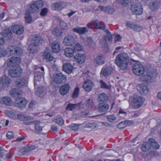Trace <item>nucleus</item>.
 Segmentation results:
<instances>
[{"instance_id":"1","label":"nucleus","mask_w":161,"mask_h":161,"mask_svg":"<svg viewBox=\"0 0 161 161\" xmlns=\"http://www.w3.org/2000/svg\"><path fill=\"white\" fill-rule=\"evenodd\" d=\"M20 62V58L13 57L8 59L7 64L8 66H12L8 70L9 75L11 77L15 78L19 76L22 74V70L19 67L15 66Z\"/></svg>"},{"instance_id":"2","label":"nucleus","mask_w":161,"mask_h":161,"mask_svg":"<svg viewBox=\"0 0 161 161\" xmlns=\"http://www.w3.org/2000/svg\"><path fill=\"white\" fill-rule=\"evenodd\" d=\"M129 62V57L125 53H121L118 54L115 59L116 64L120 69L123 70H125L127 68Z\"/></svg>"},{"instance_id":"3","label":"nucleus","mask_w":161,"mask_h":161,"mask_svg":"<svg viewBox=\"0 0 161 161\" xmlns=\"http://www.w3.org/2000/svg\"><path fill=\"white\" fill-rule=\"evenodd\" d=\"M66 76L61 73L54 74L51 78L50 84L54 87L58 86V85L65 83L66 81Z\"/></svg>"},{"instance_id":"4","label":"nucleus","mask_w":161,"mask_h":161,"mask_svg":"<svg viewBox=\"0 0 161 161\" xmlns=\"http://www.w3.org/2000/svg\"><path fill=\"white\" fill-rule=\"evenodd\" d=\"M43 6V3L41 1H39L36 2H33L28 6L29 11L32 13L38 12L39 9Z\"/></svg>"},{"instance_id":"5","label":"nucleus","mask_w":161,"mask_h":161,"mask_svg":"<svg viewBox=\"0 0 161 161\" xmlns=\"http://www.w3.org/2000/svg\"><path fill=\"white\" fill-rule=\"evenodd\" d=\"M132 70L135 75L138 76L143 75L144 72L143 66L139 62L134 64L133 66Z\"/></svg>"},{"instance_id":"6","label":"nucleus","mask_w":161,"mask_h":161,"mask_svg":"<svg viewBox=\"0 0 161 161\" xmlns=\"http://www.w3.org/2000/svg\"><path fill=\"white\" fill-rule=\"evenodd\" d=\"M130 5L131 6V10L134 14L140 15L142 14L143 12V8L140 3L133 2V3Z\"/></svg>"},{"instance_id":"7","label":"nucleus","mask_w":161,"mask_h":161,"mask_svg":"<svg viewBox=\"0 0 161 161\" xmlns=\"http://www.w3.org/2000/svg\"><path fill=\"white\" fill-rule=\"evenodd\" d=\"M11 82V80L8 77L4 75L0 79V87L2 88L8 87Z\"/></svg>"},{"instance_id":"8","label":"nucleus","mask_w":161,"mask_h":161,"mask_svg":"<svg viewBox=\"0 0 161 161\" xmlns=\"http://www.w3.org/2000/svg\"><path fill=\"white\" fill-rule=\"evenodd\" d=\"M63 43L64 45L66 46H71L75 43V38L71 35H67L64 39Z\"/></svg>"},{"instance_id":"9","label":"nucleus","mask_w":161,"mask_h":161,"mask_svg":"<svg viewBox=\"0 0 161 161\" xmlns=\"http://www.w3.org/2000/svg\"><path fill=\"white\" fill-rule=\"evenodd\" d=\"M34 124V129L35 132L39 133L42 130V127L41 125V122L38 120H36L32 122H28L25 124L27 125Z\"/></svg>"},{"instance_id":"10","label":"nucleus","mask_w":161,"mask_h":161,"mask_svg":"<svg viewBox=\"0 0 161 161\" xmlns=\"http://www.w3.org/2000/svg\"><path fill=\"white\" fill-rule=\"evenodd\" d=\"M7 49L9 54L11 55L15 54L19 55L22 52V51L20 48L15 46H9Z\"/></svg>"},{"instance_id":"11","label":"nucleus","mask_w":161,"mask_h":161,"mask_svg":"<svg viewBox=\"0 0 161 161\" xmlns=\"http://www.w3.org/2000/svg\"><path fill=\"white\" fill-rule=\"evenodd\" d=\"M112 41V36L110 35H106L100 41V45L101 47L104 49L107 50L108 49V46L107 44V42H111Z\"/></svg>"},{"instance_id":"12","label":"nucleus","mask_w":161,"mask_h":161,"mask_svg":"<svg viewBox=\"0 0 161 161\" xmlns=\"http://www.w3.org/2000/svg\"><path fill=\"white\" fill-rule=\"evenodd\" d=\"M144 99L141 96L135 97L133 100L134 106L136 108H139L143 104Z\"/></svg>"},{"instance_id":"13","label":"nucleus","mask_w":161,"mask_h":161,"mask_svg":"<svg viewBox=\"0 0 161 161\" xmlns=\"http://www.w3.org/2000/svg\"><path fill=\"white\" fill-rule=\"evenodd\" d=\"M26 100L23 98H17L14 103L15 106L19 108L25 107L26 105Z\"/></svg>"},{"instance_id":"14","label":"nucleus","mask_w":161,"mask_h":161,"mask_svg":"<svg viewBox=\"0 0 161 161\" xmlns=\"http://www.w3.org/2000/svg\"><path fill=\"white\" fill-rule=\"evenodd\" d=\"M94 62L98 65H101L105 63V58L101 54L97 55L93 58Z\"/></svg>"},{"instance_id":"15","label":"nucleus","mask_w":161,"mask_h":161,"mask_svg":"<svg viewBox=\"0 0 161 161\" xmlns=\"http://www.w3.org/2000/svg\"><path fill=\"white\" fill-rule=\"evenodd\" d=\"M12 30L17 35H20L24 32V28L22 26L18 25H14L12 26Z\"/></svg>"},{"instance_id":"16","label":"nucleus","mask_w":161,"mask_h":161,"mask_svg":"<svg viewBox=\"0 0 161 161\" xmlns=\"http://www.w3.org/2000/svg\"><path fill=\"white\" fill-rule=\"evenodd\" d=\"M50 50L48 48H47L45 50V52L43 53V58L46 61L48 62H51L53 60V57L50 53Z\"/></svg>"},{"instance_id":"17","label":"nucleus","mask_w":161,"mask_h":161,"mask_svg":"<svg viewBox=\"0 0 161 161\" xmlns=\"http://www.w3.org/2000/svg\"><path fill=\"white\" fill-rule=\"evenodd\" d=\"M70 88V85L68 83H66L61 86L59 92L61 95H65L68 92Z\"/></svg>"},{"instance_id":"18","label":"nucleus","mask_w":161,"mask_h":161,"mask_svg":"<svg viewBox=\"0 0 161 161\" xmlns=\"http://www.w3.org/2000/svg\"><path fill=\"white\" fill-rule=\"evenodd\" d=\"M74 68V66L69 63L64 64L63 65V70L68 74L71 73Z\"/></svg>"},{"instance_id":"19","label":"nucleus","mask_w":161,"mask_h":161,"mask_svg":"<svg viewBox=\"0 0 161 161\" xmlns=\"http://www.w3.org/2000/svg\"><path fill=\"white\" fill-rule=\"evenodd\" d=\"M136 88L138 92L142 94H146L149 91L148 89L146 86L141 84L138 85L136 86Z\"/></svg>"},{"instance_id":"20","label":"nucleus","mask_w":161,"mask_h":161,"mask_svg":"<svg viewBox=\"0 0 161 161\" xmlns=\"http://www.w3.org/2000/svg\"><path fill=\"white\" fill-rule=\"evenodd\" d=\"M43 39L41 36L38 35H36L32 38V43L36 45H39L40 44L43 42Z\"/></svg>"},{"instance_id":"21","label":"nucleus","mask_w":161,"mask_h":161,"mask_svg":"<svg viewBox=\"0 0 161 161\" xmlns=\"http://www.w3.org/2000/svg\"><path fill=\"white\" fill-rule=\"evenodd\" d=\"M112 71V69L111 68L104 66L102 69L100 74L105 76H108L111 74Z\"/></svg>"},{"instance_id":"22","label":"nucleus","mask_w":161,"mask_h":161,"mask_svg":"<svg viewBox=\"0 0 161 161\" xmlns=\"http://www.w3.org/2000/svg\"><path fill=\"white\" fill-rule=\"evenodd\" d=\"M73 31L81 35L85 34L88 32V30L86 27H80L77 26L74 28Z\"/></svg>"},{"instance_id":"23","label":"nucleus","mask_w":161,"mask_h":161,"mask_svg":"<svg viewBox=\"0 0 161 161\" xmlns=\"http://www.w3.org/2000/svg\"><path fill=\"white\" fill-rule=\"evenodd\" d=\"M92 82L90 80L85 81L83 84V87L84 89L86 92H89L93 86Z\"/></svg>"},{"instance_id":"24","label":"nucleus","mask_w":161,"mask_h":161,"mask_svg":"<svg viewBox=\"0 0 161 161\" xmlns=\"http://www.w3.org/2000/svg\"><path fill=\"white\" fill-rule=\"evenodd\" d=\"M108 99V96L104 93H102L100 94L98 97V101L100 104L106 102Z\"/></svg>"},{"instance_id":"25","label":"nucleus","mask_w":161,"mask_h":161,"mask_svg":"<svg viewBox=\"0 0 161 161\" xmlns=\"http://www.w3.org/2000/svg\"><path fill=\"white\" fill-rule=\"evenodd\" d=\"M160 3L157 0H154L149 3V8L153 11L157 10L159 7Z\"/></svg>"},{"instance_id":"26","label":"nucleus","mask_w":161,"mask_h":161,"mask_svg":"<svg viewBox=\"0 0 161 161\" xmlns=\"http://www.w3.org/2000/svg\"><path fill=\"white\" fill-rule=\"evenodd\" d=\"M67 5V4L65 2L56 3L52 5V8L54 10H58L60 8H64Z\"/></svg>"},{"instance_id":"27","label":"nucleus","mask_w":161,"mask_h":161,"mask_svg":"<svg viewBox=\"0 0 161 161\" xmlns=\"http://www.w3.org/2000/svg\"><path fill=\"white\" fill-rule=\"evenodd\" d=\"M76 61L78 63L82 64L85 60V56L83 54H78L74 57Z\"/></svg>"},{"instance_id":"28","label":"nucleus","mask_w":161,"mask_h":161,"mask_svg":"<svg viewBox=\"0 0 161 161\" xmlns=\"http://www.w3.org/2000/svg\"><path fill=\"white\" fill-rule=\"evenodd\" d=\"M38 45H36L33 43L31 44L29 46L28 50L31 53H36L37 52V46Z\"/></svg>"},{"instance_id":"29","label":"nucleus","mask_w":161,"mask_h":161,"mask_svg":"<svg viewBox=\"0 0 161 161\" xmlns=\"http://www.w3.org/2000/svg\"><path fill=\"white\" fill-rule=\"evenodd\" d=\"M24 121H29L33 119L32 117H31L25 115L23 114H17V119Z\"/></svg>"},{"instance_id":"30","label":"nucleus","mask_w":161,"mask_h":161,"mask_svg":"<svg viewBox=\"0 0 161 161\" xmlns=\"http://www.w3.org/2000/svg\"><path fill=\"white\" fill-rule=\"evenodd\" d=\"M0 103L9 106L12 104L11 99L7 97H2L0 100Z\"/></svg>"},{"instance_id":"31","label":"nucleus","mask_w":161,"mask_h":161,"mask_svg":"<svg viewBox=\"0 0 161 161\" xmlns=\"http://www.w3.org/2000/svg\"><path fill=\"white\" fill-rule=\"evenodd\" d=\"M139 81L140 82H143L147 83L152 81V78L148 74L147 75H146L139 78Z\"/></svg>"},{"instance_id":"32","label":"nucleus","mask_w":161,"mask_h":161,"mask_svg":"<svg viewBox=\"0 0 161 161\" xmlns=\"http://www.w3.org/2000/svg\"><path fill=\"white\" fill-rule=\"evenodd\" d=\"M64 53L66 57L71 58L74 55V51L71 48L67 47L64 50Z\"/></svg>"},{"instance_id":"33","label":"nucleus","mask_w":161,"mask_h":161,"mask_svg":"<svg viewBox=\"0 0 161 161\" xmlns=\"http://www.w3.org/2000/svg\"><path fill=\"white\" fill-rule=\"evenodd\" d=\"M52 47L53 51L55 53H58L60 50V45L57 41H54L52 44Z\"/></svg>"},{"instance_id":"34","label":"nucleus","mask_w":161,"mask_h":161,"mask_svg":"<svg viewBox=\"0 0 161 161\" xmlns=\"http://www.w3.org/2000/svg\"><path fill=\"white\" fill-rule=\"evenodd\" d=\"M22 92L18 89L14 88L10 91V96L12 97H18L22 94Z\"/></svg>"},{"instance_id":"35","label":"nucleus","mask_w":161,"mask_h":161,"mask_svg":"<svg viewBox=\"0 0 161 161\" xmlns=\"http://www.w3.org/2000/svg\"><path fill=\"white\" fill-rule=\"evenodd\" d=\"M97 21V20H93L90 21L87 25L88 28L91 29H96Z\"/></svg>"},{"instance_id":"36","label":"nucleus","mask_w":161,"mask_h":161,"mask_svg":"<svg viewBox=\"0 0 161 161\" xmlns=\"http://www.w3.org/2000/svg\"><path fill=\"white\" fill-rule=\"evenodd\" d=\"M109 106L108 104L105 103L101 105V104L99 103L98 111L100 112H104L107 110Z\"/></svg>"},{"instance_id":"37","label":"nucleus","mask_w":161,"mask_h":161,"mask_svg":"<svg viewBox=\"0 0 161 161\" xmlns=\"http://www.w3.org/2000/svg\"><path fill=\"white\" fill-rule=\"evenodd\" d=\"M148 142L150 143L151 146L154 149H157L159 147V144L156 142L155 140L153 138H151L148 139Z\"/></svg>"},{"instance_id":"38","label":"nucleus","mask_w":161,"mask_h":161,"mask_svg":"<svg viewBox=\"0 0 161 161\" xmlns=\"http://www.w3.org/2000/svg\"><path fill=\"white\" fill-rule=\"evenodd\" d=\"M27 81L24 79H19L16 82L17 86L19 87H22L25 86L27 83Z\"/></svg>"},{"instance_id":"39","label":"nucleus","mask_w":161,"mask_h":161,"mask_svg":"<svg viewBox=\"0 0 161 161\" xmlns=\"http://www.w3.org/2000/svg\"><path fill=\"white\" fill-rule=\"evenodd\" d=\"M25 18L26 22L28 23H30L32 20V17L30 15V11L27 10L25 14Z\"/></svg>"},{"instance_id":"40","label":"nucleus","mask_w":161,"mask_h":161,"mask_svg":"<svg viewBox=\"0 0 161 161\" xmlns=\"http://www.w3.org/2000/svg\"><path fill=\"white\" fill-rule=\"evenodd\" d=\"M132 0H117L118 3L122 4L124 6H126L130 4H131V3H133V2H132Z\"/></svg>"},{"instance_id":"41","label":"nucleus","mask_w":161,"mask_h":161,"mask_svg":"<svg viewBox=\"0 0 161 161\" xmlns=\"http://www.w3.org/2000/svg\"><path fill=\"white\" fill-rule=\"evenodd\" d=\"M150 147L149 143L147 142H144L142 145V149L143 151L147 152L149 150Z\"/></svg>"},{"instance_id":"42","label":"nucleus","mask_w":161,"mask_h":161,"mask_svg":"<svg viewBox=\"0 0 161 161\" xmlns=\"http://www.w3.org/2000/svg\"><path fill=\"white\" fill-rule=\"evenodd\" d=\"M86 106L90 109L93 108L94 107V105L92 100L89 99L86 102Z\"/></svg>"},{"instance_id":"43","label":"nucleus","mask_w":161,"mask_h":161,"mask_svg":"<svg viewBox=\"0 0 161 161\" xmlns=\"http://www.w3.org/2000/svg\"><path fill=\"white\" fill-rule=\"evenodd\" d=\"M7 114L8 117L14 119H17V114L13 111H8L7 112Z\"/></svg>"},{"instance_id":"44","label":"nucleus","mask_w":161,"mask_h":161,"mask_svg":"<svg viewBox=\"0 0 161 161\" xmlns=\"http://www.w3.org/2000/svg\"><path fill=\"white\" fill-rule=\"evenodd\" d=\"M43 75L42 76L40 75H38L37 73H36L35 74V82H34V86L35 88H36V86H37V82H39L41 79L42 77H43Z\"/></svg>"},{"instance_id":"45","label":"nucleus","mask_w":161,"mask_h":161,"mask_svg":"<svg viewBox=\"0 0 161 161\" xmlns=\"http://www.w3.org/2000/svg\"><path fill=\"white\" fill-rule=\"evenodd\" d=\"M80 125V124H70L69 126L71 130L76 131L79 129V126Z\"/></svg>"},{"instance_id":"46","label":"nucleus","mask_w":161,"mask_h":161,"mask_svg":"<svg viewBox=\"0 0 161 161\" xmlns=\"http://www.w3.org/2000/svg\"><path fill=\"white\" fill-rule=\"evenodd\" d=\"M79 106L78 104H72L69 103L68 105L66 107L67 109H69L70 111H72L75 108Z\"/></svg>"},{"instance_id":"47","label":"nucleus","mask_w":161,"mask_h":161,"mask_svg":"<svg viewBox=\"0 0 161 161\" xmlns=\"http://www.w3.org/2000/svg\"><path fill=\"white\" fill-rule=\"evenodd\" d=\"M106 118L107 120L110 122H113L116 119V117L113 115H110L107 116L106 117Z\"/></svg>"},{"instance_id":"48","label":"nucleus","mask_w":161,"mask_h":161,"mask_svg":"<svg viewBox=\"0 0 161 161\" xmlns=\"http://www.w3.org/2000/svg\"><path fill=\"white\" fill-rule=\"evenodd\" d=\"M79 92V88L78 87L75 88L74 90L72 96V97L73 98L77 97L78 96Z\"/></svg>"},{"instance_id":"49","label":"nucleus","mask_w":161,"mask_h":161,"mask_svg":"<svg viewBox=\"0 0 161 161\" xmlns=\"http://www.w3.org/2000/svg\"><path fill=\"white\" fill-rule=\"evenodd\" d=\"M52 33L53 35L57 36H59L61 33V32L58 28H55L52 30Z\"/></svg>"},{"instance_id":"50","label":"nucleus","mask_w":161,"mask_h":161,"mask_svg":"<svg viewBox=\"0 0 161 161\" xmlns=\"http://www.w3.org/2000/svg\"><path fill=\"white\" fill-rule=\"evenodd\" d=\"M106 13L109 14H112L114 12V9L111 6H107Z\"/></svg>"},{"instance_id":"51","label":"nucleus","mask_w":161,"mask_h":161,"mask_svg":"<svg viewBox=\"0 0 161 161\" xmlns=\"http://www.w3.org/2000/svg\"><path fill=\"white\" fill-rule=\"evenodd\" d=\"M82 49V47L80 43H77L74 47V51H79L81 50Z\"/></svg>"},{"instance_id":"52","label":"nucleus","mask_w":161,"mask_h":161,"mask_svg":"<svg viewBox=\"0 0 161 161\" xmlns=\"http://www.w3.org/2000/svg\"><path fill=\"white\" fill-rule=\"evenodd\" d=\"M5 35H6V34H4L0 33V45H2L4 43L5 38H6V36H5Z\"/></svg>"},{"instance_id":"53","label":"nucleus","mask_w":161,"mask_h":161,"mask_svg":"<svg viewBox=\"0 0 161 161\" xmlns=\"http://www.w3.org/2000/svg\"><path fill=\"white\" fill-rule=\"evenodd\" d=\"M96 29L104 30L105 29V25L99 22V21L98 20L97 25H96Z\"/></svg>"},{"instance_id":"54","label":"nucleus","mask_w":161,"mask_h":161,"mask_svg":"<svg viewBox=\"0 0 161 161\" xmlns=\"http://www.w3.org/2000/svg\"><path fill=\"white\" fill-rule=\"evenodd\" d=\"M101 85V87L102 88H105L106 89H109L110 88V86L104 82L103 81L101 80L100 81Z\"/></svg>"},{"instance_id":"55","label":"nucleus","mask_w":161,"mask_h":161,"mask_svg":"<svg viewBox=\"0 0 161 161\" xmlns=\"http://www.w3.org/2000/svg\"><path fill=\"white\" fill-rule=\"evenodd\" d=\"M135 25V24L130 21H127L126 23V25L127 28L128 29H133Z\"/></svg>"},{"instance_id":"56","label":"nucleus","mask_w":161,"mask_h":161,"mask_svg":"<svg viewBox=\"0 0 161 161\" xmlns=\"http://www.w3.org/2000/svg\"><path fill=\"white\" fill-rule=\"evenodd\" d=\"M157 74V72L155 70H154L153 71L149 72L148 73V75L151 77L152 79V78H155L156 77Z\"/></svg>"},{"instance_id":"57","label":"nucleus","mask_w":161,"mask_h":161,"mask_svg":"<svg viewBox=\"0 0 161 161\" xmlns=\"http://www.w3.org/2000/svg\"><path fill=\"white\" fill-rule=\"evenodd\" d=\"M55 122L59 125H62L64 124V120L61 117L55 119Z\"/></svg>"},{"instance_id":"58","label":"nucleus","mask_w":161,"mask_h":161,"mask_svg":"<svg viewBox=\"0 0 161 161\" xmlns=\"http://www.w3.org/2000/svg\"><path fill=\"white\" fill-rule=\"evenodd\" d=\"M142 27L139 25L135 24L133 30L136 31H140L142 30Z\"/></svg>"},{"instance_id":"59","label":"nucleus","mask_w":161,"mask_h":161,"mask_svg":"<svg viewBox=\"0 0 161 161\" xmlns=\"http://www.w3.org/2000/svg\"><path fill=\"white\" fill-rule=\"evenodd\" d=\"M44 89L42 86L38 87L36 90V92L37 94L39 95V96H41L40 94L43 92Z\"/></svg>"},{"instance_id":"60","label":"nucleus","mask_w":161,"mask_h":161,"mask_svg":"<svg viewBox=\"0 0 161 161\" xmlns=\"http://www.w3.org/2000/svg\"><path fill=\"white\" fill-rule=\"evenodd\" d=\"M48 11V10L47 8H44L42 10L40 13V14L42 16H45L47 15Z\"/></svg>"},{"instance_id":"61","label":"nucleus","mask_w":161,"mask_h":161,"mask_svg":"<svg viewBox=\"0 0 161 161\" xmlns=\"http://www.w3.org/2000/svg\"><path fill=\"white\" fill-rule=\"evenodd\" d=\"M61 26L63 29L67 30L68 29L67 24L63 21H61L60 23Z\"/></svg>"},{"instance_id":"62","label":"nucleus","mask_w":161,"mask_h":161,"mask_svg":"<svg viewBox=\"0 0 161 161\" xmlns=\"http://www.w3.org/2000/svg\"><path fill=\"white\" fill-rule=\"evenodd\" d=\"M7 53V52L4 49H0V57H4Z\"/></svg>"},{"instance_id":"63","label":"nucleus","mask_w":161,"mask_h":161,"mask_svg":"<svg viewBox=\"0 0 161 161\" xmlns=\"http://www.w3.org/2000/svg\"><path fill=\"white\" fill-rule=\"evenodd\" d=\"M125 126L131 125L133 124V122L131 120H125L124 121Z\"/></svg>"},{"instance_id":"64","label":"nucleus","mask_w":161,"mask_h":161,"mask_svg":"<svg viewBox=\"0 0 161 161\" xmlns=\"http://www.w3.org/2000/svg\"><path fill=\"white\" fill-rule=\"evenodd\" d=\"M29 151H28L26 147L23 148L20 150V153L23 155L26 154Z\"/></svg>"}]
</instances>
